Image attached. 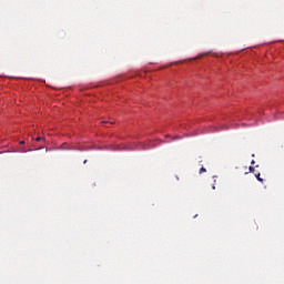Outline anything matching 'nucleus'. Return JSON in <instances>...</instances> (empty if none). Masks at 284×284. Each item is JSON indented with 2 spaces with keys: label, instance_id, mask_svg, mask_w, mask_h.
<instances>
[{
  "label": "nucleus",
  "instance_id": "6",
  "mask_svg": "<svg viewBox=\"0 0 284 284\" xmlns=\"http://www.w3.org/2000/svg\"><path fill=\"white\" fill-rule=\"evenodd\" d=\"M254 163H256V162L254 160H252L251 165H254Z\"/></svg>",
  "mask_w": 284,
  "mask_h": 284
},
{
  "label": "nucleus",
  "instance_id": "7",
  "mask_svg": "<svg viewBox=\"0 0 284 284\" xmlns=\"http://www.w3.org/2000/svg\"><path fill=\"white\" fill-rule=\"evenodd\" d=\"M21 152H28L26 149H22Z\"/></svg>",
  "mask_w": 284,
  "mask_h": 284
},
{
  "label": "nucleus",
  "instance_id": "4",
  "mask_svg": "<svg viewBox=\"0 0 284 284\" xmlns=\"http://www.w3.org/2000/svg\"><path fill=\"white\" fill-rule=\"evenodd\" d=\"M250 172H254V166L248 168Z\"/></svg>",
  "mask_w": 284,
  "mask_h": 284
},
{
  "label": "nucleus",
  "instance_id": "5",
  "mask_svg": "<svg viewBox=\"0 0 284 284\" xmlns=\"http://www.w3.org/2000/svg\"><path fill=\"white\" fill-rule=\"evenodd\" d=\"M26 144V141H20V145H24Z\"/></svg>",
  "mask_w": 284,
  "mask_h": 284
},
{
  "label": "nucleus",
  "instance_id": "1",
  "mask_svg": "<svg viewBox=\"0 0 284 284\" xmlns=\"http://www.w3.org/2000/svg\"><path fill=\"white\" fill-rule=\"evenodd\" d=\"M255 178L257 179V181H260V183H263V179L261 178V173L255 174Z\"/></svg>",
  "mask_w": 284,
  "mask_h": 284
},
{
  "label": "nucleus",
  "instance_id": "3",
  "mask_svg": "<svg viewBox=\"0 0 284 284\" xmlns=\"http://www.w3.org/2000/svg\"><path fill=\"white\" fill-rule=\"evenodd\" d=\"M36 141H43V138L38 136V138L36 139Z\"/></svg>",
  "mask_w": 284,
  "mask_h": 284
},
{
  "label": "nucleus",
  "instance_id": "8",
  "mask_svg": "<svg viewBox=\"0 0 284 284\" xmlns=\"http://www.w3.org/2000/svg\"><path fill=\"white\" fill-rule=\"evenodd\" d=\"M212 187H213V190H216V186L213 185Z\"/></svg>",
  "mask_w": 284,
  "mask_h": 284
},
{
  "label": "nucleus",
  "instance_id": "2",
  "mask_svg": "<svg viewBox=\"0 0 284 284\" xmlns=\"http://www.w3.org/2000/svg\"><path fill=\"white\" fill-rule=\"evenodd\" d=\"M203 172H207V170L202 166V168L200 169V174H203Z\"/></svg>",
  "mask_w": 284,
  "mask_h": 284
}]
</instances>
